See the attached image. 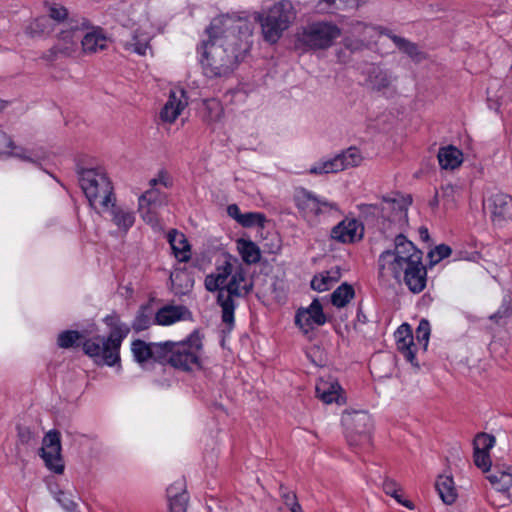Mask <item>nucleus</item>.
Returning a JSON list of instances; mask_svg holds the SVG:
<instances>
[{
    "instance_id": "nucleus-36",
    "label": "nucleus",
    "mask_w": 512,
    "mask_h": 512,
    "mask_svg": "<svg viewBox=\"0 0 512 512\" xmlns=\"http://www.w3.org/2000/svg\"><path fill=\"white\" fill-rule=\"evenodd\" d=\"M149 40L150 37L147 34L136 31L131 40L123 42V46L127 51L145 55L149 46Z\"/></svg>"
},
{
    "instance_id": "nucleus-6",
    "label": "nucleus",
    "mask_w": 512,
    "mask_h": 512,
    "mask_svg": "<svg viewBox=\"0 0 512 512\" xmlns=\"http://www.w3.org/2000/svg\"><path fill=\"white\" fill-rule=\"evenodd\" d=\"M80 186L91 206L99 204L108 208L113 196V186L102 169H81L79 171Z\"/></svg>"
},
{
    "instance_id": "nucleus-35",
    "label": "nucleus",
    "mask_w": 512,
    "mask_h": 512,
    "mask_svg": "<svg viewBox=\"0 0 512 512\" xmlns=\"http://www.w3.org/2000/svg\"><path fill=\"white\" fill-rule=\"evenodd\" d=\"M355 296L352 285L342 283L332 294L331 302L337 308L345 307Z\"/></svg>"
},
{
    "instance_id": "nucleus-53",
    "label": "nucleus",
    "mask_w": 512,
    "mask_h": 512,
    "mask_svg": "<svg viewBox=\"0 0 512 512\" xmlns=\"http://www.w3.org/2000/svg\"><path fill=\"white\" fill-rule=\"evenodd\" d=\"M419 235H420V238L423 241H428L429 240V232H428V229L426 227L422 226V227L419 228Z\"/></svg>"
},
{
    "instance_id": "nucleus-43",
    "label": "nucleus",
    "mask_w": 512,
    "mask_h": 512,
    "mask_svg": "<svg viewBox=\"0 0 512 512\" xmlns=\"http://www.w3.org/2000/svg\"><path fill=\"white\" fill-rule=\"evenodd\" d=\"M451 253L452 250L449 246L445 244H440L436 246L434 250L429 252L428 257L430 258V262L432 264H437L442 259L450 256Z\"/></svg>"
},
{
    "instance_id": "nucleus-31",
    "label": "nucleus",
    "mask_w": 512,
    "mask_h": 512,
    "mask_svg": "<svg viewBox=\"0 0 512 512\" xmlns=\"http://www.w3.org/2000/svg\"><path fill=\"white\" fill-rule=\"evenodd\" d=\"M388 36L399 50L407 54L414 62L419 63L426 58L425 53L419 49L417 44L397 35L388 34Z\"/></svg>"
},
{
    "instance_id": "nucleus-52",
    "label": "nucleus",
    "mask_w": 512,
    "mask_h": 512,
    "mask_svg": "<svg viewBox=\"0 0 512 512\" xmlns=\"http://www.w3.org/2000/svg\"><path fill=\"white\" fill-rule=\"evenodd\" d=\"M228 215L239 223L243 213H241L239 207L236 204H231L227 207Z\"/></svg>"
},
{
    "instance_id": "nucleus-28",
    "label": "nucleus",
    "mask_w": 512,
    "mask_h": 512,
    "mask_svg": "<svg viewBox=\"0 0 512 512\" xmlns=\"http://www.w3.org/2000/svg\"><path fill=\"white\" fill-rule=\"evenodd\" d=\"M315 390L317 397L326 404L339 401L341 387L334 380L321 379L316 384Z\"/></svg>"
},
{
    "instance_id": "nucleus-23",
    "label": "nucleus",
    "mask_w": 512,
    "mask_h": 512,
    "mask_svg": "<svg viewBox=\"0 0 512 512\" xmlns=\"http://www.w3.org/2000/svg\"><path fill=\"white\" fill-rule=\"evenodd\" d=\"M86 30L87 28H83L80 52L84 54H93L107 48L108 39L101 30Z\"/></svg>"
},
{
    "instance_id": "nucleus-42",
    "label": "nucleus",
    "mask_w": 512,
    "mask_h": 512,
    "mask_svg": "<svg viewBox=\"0 0 512 512\" xmlns=\"http://www.w3.org/2000/svg\"><path fill=\"white\" fill-rule=\"evenodd\" d=\"M295 322L305 334H308L316 326L313 318L309 317V313L302 309L297 312Z\"/></svg>"
},
{
    "instance_id": "nucleus-5",
    "label": "nucleus",
    "mask_w": 512,
    "mask_h": 512,
    "mask_svg": "<svg viewBox=\"0 0 512 512\" xmlns=\"http://www.w3.org/2000/svg\"><path fill=\"white\" fill-rule=\"evenodd\" d=\"M293 18L291 4L282 1L273 5L264 14H255L254 20L249 21L253 24V27L255 22H259L264 40L269 43H276L283 32L288 29Z\"/></svg>"
},
{
    "instance_id": "nucleus-7",
    "label": "nucleus",
    "mask_w": 512,
    "mask_h": 512,
    "mask_svg": "<svg viewBox=\"0 0 512 512\" xmlns=\"http://www.w3.org/2000/svg\"><path fill=\"white\" fill-rule=\"evenodd\" d=\"M124 335L117 329L113 330L106 339L96 336L83 343L85 354L95 359L99 364L113 366L120 361L119 350Z\"/></svg>"
},
{
    "instance_id": "nucleus-29",
    "label": "nucleus",
    "mask_w": 512,
    "mask_h": 512,
    "mask_svg": "<svg viewBox=\"0 0 512 512\" xmlns=\"http://www.w3.org/2000/svg\"><path fill=\"white\" fill-rule=\"evenodd\" d=\"M361 0H320L316 6L319 13H338L357 9Z\"/></svg>"
},
{
    "instance_id": "nucleus-27",
    "label": "nucleus",
    "mask_w": 512,
    "mask_h": 512,
    "mask_svg": "<svg viewBox=\"0 0 512 512\" xmlns=\"http://www.w3.org/2000/svg\"><path fill=\"white\" fill-rule=\"evenodd\" d=\"M437 157L441 168L446 170H454L463 162L462 151L452 145L440 148Z\"/></svg>"
},
{
    "instance_id": "nucleus-9",
    "label": "nucleus",
    "mask_w": 512,
    "mask_h": 512,
    "mask_svg": "<svg viewBox=\"0 0 512 512\" xmlns=\"http://www.w3.org/2000/svg\"><path fill=\"white\" fill-rule=\"evenodd\" d=\"M342 423L346 429V437L350 446H368L372 421L369 414L363 411L345 413Z\"/></svg>"
},
{
    "instance_id": "nucleus-11",
    "label": "nucleus",
    "mask_w": 512,
    "mask_h": 512,
    "mask_svg": "<svg viewBox=\"0 0 512 512\" xmlns=\"http://www.w3.org/2000/svg\"><path fill=\"white\" fill-rule=\"evenodd\" d=\"M340 36V30L336 25L317 22L308 25L299 35V41L313 49H324L332 45Z\"/></svg>"
},
{
    "instance_id": "nucleus-61",
    "label": "nucleus",
    "mask_w": 512,
    "mask_h": 512,
    "mask_svg": "<svg viewBox=\"0 0 512 512\" xmlns=\"http://www.w3.org/2000/svg\"><path fill=\"white\" fill-rule=\"evenodd\" d=\"M362 45H363V43H361L360 45H357L356 47H352L350 44H346V47L351 48V49H357Z\"/></svg>"
},
{
    "instance_id": "nucleus-40",
    "label": "nucleus",
    "mask_w": 512,
    "mask_h": 512,
    "mask_svg": "<svg viewBox=\"0 0 512 512\" xmlns=\"http://www.w3.org/2000/svg\"><path fill=\"white\" fill-rule=\"evenodd\" d=\"M306 313H309V317L313 318L316 326L325 324L326 317L323 313L322 305L318 299H314L308 308L303 309Z\"/></svg>"
},
{
    "instance_id": "nucleus-38",
    "label": "nucleus",
    "mask_w": 512,
    "mask_h": 512,
    "mask_svg": "<svg viewBox=\"0 0 512 512\" xmlns=\"http://www.w3.org/2000/svg\"><path fill=\"white\" fill-rule=\"evenodd\" d=\"M383 490L387 495H390L391 497L395 498L397 502L402 504L403 506L412 509V503L408 500H402L401 494L399 493L401 491L400 486L392 479H385L383 482Z\"/></svg>"
},
{
    "instance_id": "nucleus-15",
    "label": "nucleus",
    "mask_w": 512,
    "mask_h": 512,
    "mask_svg": "<svg viewBox=\"0 0 512 512\" xmlns=\"http://www.w3.org/2000/svg\"><path fill=\"white\" fill-rule=\"evenodd\" d=\"M410 203V198H385L380 207L376 205L369 207L373 209V213H380L384 220L402 226L407 222V208Z\"/></svg>"
},
{
    "instance_id": "nucleus-1",
    "label": "nucleus",
    "mask_w": 512,
    "mask_h": 512,
    "mask_svg": "<svg viewBox=\"0 0 512 512\" xmlns=\"http://www.w3.org/2000/svg\"><path fill=\"white\" fill-rule=\"evenodd\" d=\"M253 30V24L246 17L214 18L206 29L207 39L197 48L204 74L214 78L233 72L251 47Z\"/></svg>"
},
{
    "instance_id": "nucleus-10",
    "label": "nucleus",
    "mask_w": 512,
    "mask_h": 512,
    "mask_svg": "<svg viewBox=\"0 0 512 512\" xmlns=\"http://www.w3.org/2000/svg\"><path fill=\"white\" fill-rule=\"evenodd\" d=\"M363 161L360 150L354 146L335 155L333 158L320 160L309 170L311 174L337 173L359 166Z\"/></svg>"
},
{
    "instance_id": "nucleus-17",
    "label": "nucleus",
    "mask_w": 512,
    "mask_h": 512,
    "mask_svg": "<svg viewBox=\"0 0 512 512\" xmlns=\"http://www.w3.org/2000/svg\"><path fill=\"white\" fill-rule=\"evenodd\" d=\"M188 105L186 92L181 88L171 89L169 97L160 112V119L166 123H173Z\"/></svg>"
},
{
    "instance_id": "nucleus-14",
    "label": "nucleus",
    "mask_w": 512,
    "mask_h": 512,
    "mask_svg": "<svg viewBox=\"0 0 512 512\" xmlns=\"http://www.w3.org/2000/svg\"><path fill=\"white\" fill-rule=\"evenodd\" d=\"M40 456L49 470L57 474L63 473L64 463L61 457V440L58 431L51 430L44 436Z\"/></svg>"
},
{
    "instance_id": "nucleus-26",
    "label": "nucleus",
    "mask_w": 512,
    "mask_h": 512,
    "mask_svg": "<svg viewBox=\"0 0 512 512\" xmlns=\"http://www.w3.org/2000/svg\"><path fill=\"white\" fill-rule=\"evenodd\" d=\"M168 241L175 257L180 262H187L190 259V245L183 233L171 230L168 233Z\"/></svg>"
},
{
    "instance_id": "nucleus-48",
    "label": "nucleus",
    "mask_w": 512,
    "mask_h": 512,
    "mask_svg": "<svg viewBox=\"0 0 512 512\" xmlns=\"http://www.w3.org/2000/svg\"><path fill=\"white\" fill-rule=\"evenodd\" d=\"M280 495L284 504L291 509L298 505L297 496L293 491H289L287 488L280 487Z\"/></svg>"
},
{
    "instance_id": "nucleus-45",
    "label": "nucleus",
    "mask_w": 512,
    "mask_h": 512,
    "mask_svg": "<svg viewBox=\"0 0 512 512\" xmlns=\"http://www.w3.org/2000/svg\"><path fill=\"white\" fill-rule=\"evenodd\" d=\"M146 312H147L146 308H142L138 312V314L132 324V327L135 331H137V332L143 331L149 327V325L151 323V317Z\"/></svg>"
},
{
    "instance_id": "nucleus-44",
    "label": "nucleus",
    "mask_w": 512,
    "mask_h": 512,
    "mask_svg": "<svg viewBox=\"0 0 512 512\" xmlns=\"http://www.w3.org/2000/svg\"><path fill=\"white\" fill-rule=\"evenodd\" d=\"M80 338V334L77 331H64L58 336V345L61 348H70Z\"/></svg>"
},
{
    "instance_id": "nucleus-8",
    "label": "nucleus",
    "mask_w": 512,
    "mask_h": 512,
    "mask_svg": "<svg viewBox=\"0 0 512 512\" xmlns=\"http://www.w3.org/2000/svg\"><path fill=\"white\" fill-rule=\"evenodd\" d=\"M83 28H88V21L83 19L81 23L70 21L59 34L55 45L49 50L51 59L59 57H73L80 53Z\"/></svg>"
},
{
    "instance_id": "nucleus-46",
    "label": "nucleus",
    "mask_w": 512,
    "mask_h": 512,
    "mask_svg": "<svg viewBox=\"0 0 512 512\" xmlns=\"http://www.w3.org/2000/svg\"><path fill=\"white\" fill-rule=\"evenodd\" d=\"M430 336V324L427 320L423 319L420 321L416 330V337L419 343L423 344L424 349L428 346Z\"/></svg>"
},
{
    "instance_id": "nucleus-3",
    "label": "nucleus",
    "mask_w": 512,
    "mask_h": 512,
    "mask_svg": "<svg viewBox=\"0 0 512 512\" xmlns=\"http://www.w3.org/2000/svg\"><path fill=\"white\" fill-rule=\"evenodd\" d=\"M204 285L209 292H218L217 303L222 310V321L229 329L232 328L236 308L234 298L245 297L253 289V283L247 278L244 268L241 264L234 265L231 260L225 259L205 277Z\"/></svg>"
},
{
    "instance_id": "nucleus-24",
    "label": "nucleus",
    "mask_w": 512,
    "mask_h": 512,
    "mask_svg": "<svg viewBox=\"0 0 512 512\" xmlns=\"http://www.w3.org/2000/svg\"><path fill=\"white\" fill-rule=\"evenodd\" d=\"M191 317L190 311L183 305H167L158 310L155 322L159 325H171Z\"/></svg>"
},
{
    "instance_id": "nucleus-13",
    "label": "nucleus",
    "mask_w": 512,
    "mask_h": 512,
    "mask_svg": "<svg viewBox=\"0 0 512 512\" xmlns=\"http://www.w3.org/2000/svg\"><path fill=\"white\" fill-rule=\"evenodd\" d=\"M165 193L156 188H150L138 199V212L147 224L156 227L159 224V211L166 206Z\"/></svg>"
},
{
    "instance_id": "nucleus-25",
    "label": "nucleus",
    "mask_w": 512,
    "mask_h": 512,
    "mask_svg": "<svg viewBox=\"0 0 512 512\" xmlns=\"http://www.w3.org/2000/svg\"><path fill=\"white\" fill-rule=\"evenodd\" d=\"M114 201L115 200H112L107 208L109 209L111 221L120 231L127 233L135 222L134 212L125 207L116 205Z\"/></svg>"
},
{
    "instance_id": "nucleus-34",
    "label": "nucleus",
    "mask_w": 512,
    "mask_h": 512,
    "mask_svg": "<svg viewBox=\"0 0 512 512\" xmlns=\"http://www.w3.org/2000/svg\"><path fill=\"white\" fill-rule=\"evenodd\" d=\"M178 489L171 485L167 489L169 497V510L170 512H187L189 497L185 490L178 492Z\"/></svg>"
},
{
    "instance_id": "nucleus-4",
    "label": "nucleus",
    "mask_w": 512,
    "mask_h": 512,
    "mask_svg": "<svg viewBox=\"0 0 512 512\" xmlns=\"http://www.w3.org/2000/svg\"><path fill=\"white\" fill-rule=\"evenodd\" d=\"M165 352L163 364L169 363L173 367L184 371L200 367L201 339L198 334H191L186 340L164 342Z\"/></svg>"
},
{
    "instance_id": "nucleus-21",
    "label": "nucleus",
    "mask_w": 512,
    "mask_h": 512,
    "mask_svg": "<svg viewBox=\"0 0 512 512\" xmlns=\"http://www.w3.org/2000/svg\"><path fill=\"white\" fill-rule=\"evenodd\" d=\"M395 339L397 349L404 358L414 366H418L416 363V345L413 341V334L410 325L404 323L398 327L395 332Z\"/></svg>"
},
{
    "instance_id": "nucleus-56",
    "label": "nucleus",
    "mask_w": 512,
    "mask_h": 512,
    "mask_svg": "<svg viewBox=\"0 0 512 512\" xmlns=\"http://www.w3.org/2000/svg\"><path fill=\"white\" fill-rule=\"evenodd\" d=\"M158 180H159V183L163 184L166 187L168 186V182L166 181V179L163 175H159Z\"/></svg>"
},
{
    "instance_id": "nucleus-57",
    "label": "nucleus",
    "mask_w": 512,
    "mask_h": 512,
    "mask_svg": "<svg viewBox=\"0 0 512 512\" xmlns=\"http://www.w3.org/2000/svg\"><path fill=\"white\" fill-rule=\"evenodd\" d=\"M290 511H291V512H303V510H302V508H301L300 504L296 505L295 507H292V508L290 509Z\"/></svg>"
},
{
    "instance_id": "nucleus-2",
    "label": "nucleus",
    "mask_w": 512,
    "mask_h": 512,
    "mask_svg": "<svg viewBox=\"0 0 512 512\" xmlns=\"http://www.w3.org/2000/svg\"><path fill=\"white\" fill-rule=\"evenodd\" d=\"M393 250L382 252L378 259L379 277L383 281L402 279L412 293L426 287L427 271L422 263V252L403 234L395 237Z\"/></svg>"
},
{
    "instance_id": "nucleus-39",
    "label": "nucleus",
    "mask_w": 512,
    "mask_h": 512,
    "mask_svg": "<svg viewBox=\"0 0 512 512\" xmlns=\"http://www.w3.org/2000/svg\"><path fill=\"white\" fill-rule=\"evenodd\" d=\"M266 222V216L263 213L259 212H247L243 213L241 219H239V224L243 227H264Z\"/></svg>"
},
{
    "instance_id": "nucleus-16",
    "label": "nucleus",
    "mask_w": 512,
    "mask_h": 512,
    "mask_svg": "<svg viewBox=\"0 0 512 512\" xmlns=\"http://www.w3.org/2000/svg\"><path fill=\"white\" fill-rule=\"evenodd\" d=\"M131 351L134 360L141 366H145L150 361L163 364L165 352L164 342L147 343L137 339L132 342Z\"/></svg>"
},
{
    "instance_id": "nucleus-22",
    "label": "nucleus",
    "mask_w": 512,
    "mask_h": 512,
    "mask_svg": "<svg viewBox=\"0 0 512 512\" xmlns=\"http://www.w3.org/2000/svg\"><path fill=\"white\" fill-rule=\"evenodd\" d=\"M488 208L494 223L512 219V197L503 193L492 195L488 199Z\"/></svg>"
},
{
    "instance_id": "nucleus-30",
    "label": "nucleus",
    "mask_w": 512,
    "mask_h": 512,
    "mask_svg": "<svg viewBox=\"0 0 512 512\" xmlns=\"http://www.w3.org/2000/svg\"><path fill=\"white\" fill-rule=\"evenodd\" d=\"M435 487L445 504L451 505L456 501L458 495L452 477L439 476L436 480Z\"/></svg>"
},
{
    "instance_id": "nucleus-19",
    "label": "nucleus",
    "mask_w": 512,
    "mask_h": 512,
    "mask_svg": "<svg viewBox=\"0 0 512 512\" xmlns=\"http://www.w3.org/2000/svg\"><path fill=\"white\" fill-rule=\"evenodd\" d=\"M494 489L512 503V466H495L487 475Z\"/></svg>"
},
{
    "instance_id": "nucleus-58",
    "label": "nucleus",
    "mask_w": 512,
    "mask_h": 512,
    "mask_svg": "<svg viewBox=\"0 0 512 512\" xmlns=\"http://www.w3.org/2000/svg\"><path fill=\"white\" fill-rule=\"evenodd\" d=\"M158 183H159L158 178L151 179L150 180V185L152 186L151 188H155L154 186L157 185Z\"/></svg>"
},
{
    "instance_id": "nucleus-41",
    "label": "nucleus",
    "mask_w": 512,
    "mask_h": 512,
    "mask_svg": "<svg viewBox=\"0 0 512 512\" xmlns=\"http://www.w3.org/2000/svg\"><path fill=\"white\" fill-rule=\"evenodd\" d=\"M495 437L487 433H479L474 439V450L489 452L495 444Z\"/></svg>"
},
{
    "instance_id": "nucleus-32",
    "label": "nucleus",
    "mask_w": 512,
    "mask_h": 512,
    "mask_svg": "<svg viewBox=\"0 0 512 512\" xmlns=\"http://www.w3.org/2000/svg\"><path fill=\"white\" fill-rule=\"evenodd\" d=\"M341 273L338 268L315 275L311 280L312 289L323 292L329 290L336 282L339 281Z\"/></svg>"
},
{
    "instance_id": "nucleus-37",
    "label": "nucleus",
    "mask_w": 512,
    "mask_h": 512,
    "mask_svg": "<svg viewBox=\"0 0 512 512\" xmlns=\"http://www.w3.org/2000/svg\"><path fill=\"white\" fill-rule=\"evenodd\" d=\"M51 31V21L47 16H41L33 20L26 28V33L31 37L48 34Z\"/></svg>"
},
{
    "instance_id": "nucleus-55",
    "label": "nucleus",
    "mask_w": 512,
    "mask_h": 512,
    "mask_svg": "<svg viewBox=\"0 0 512 512\" xmlns=\"http://www.w3.org/2000/svg\"><path fill=\"white\" fill-rule=\"evenodd\" d=\"M8 104V101L0 99V111H3L8 106Z\"/></svg>"
},
{
    "instance_id": "nucleus-59",
    "label": "nucleus",
    "mask_w": 512,
    "mask_h": 512,
    "mask_svg": "<svg viewBox=\"0 0 512 512\" xmlns=\"http://www.w3.org/2000/svg\"><path fill=\"white\" fill-rule=\"evenodd\" d=\"M14 155H15V156H17V157H19V158H21V159H23V160L30 161V158H29V157L24 156V155H22V154L15 153Z\"/></svg>"
},
{
    "instance_id": "nucleus-49",
    "label": "nucleus",
    "mask_w": 512,
    "mask_h": 512,
    "mask_svg": "<svg viewBox=\"0 0 512 512\" xmlns=\"http://www.w3.org/2000/svg\"><path fill=\"white\" fill-rule=\"evenodd\" d=\"M57 501L62 505L64 509L69 512H73L76 508L75 501L65 492L60 491L57 495Z\"/></svg>"
},
{
    "instance_id": "nucleus-54",
    "label": "nucleus",
    "mask_w": 512,
    "mask_h": 512,
    "mask_svg": "<svg viewBox=\"0 0 512 512\" xmlns=\"http://www.w3.org/2000/svg\"><path fill=\"white\" fill-rule=\"evenodd\" d=\"M20 437L22 438V440H28L30 438V431L27 430V431H24V432H20Z\"/></svg>"
},
{
    "instance_id": "nucleus-20",
    "label": "nucleus",
    "mask_w": 512,
    "mask_h": 512,
    "mask_svg": "<svg viewBox=\"0 0 512 512\" xmlns=\"http://www.w3.org/2000/svg\"><path fill=\"white\" fill-rule=\"evenodd\" d=\"M364 228L355 219H345L331 231V237L342 243H352L363 237Z\"/></svg>"
},
{
    "instance_id": "nucleus-33",
    "label": "nucleus",
    "mask_w": 512,
    "mask_h": 512,
    "mask_svg": "<svg viewBox=\"0 0 512 512\" xmlns=\"http://www.w3.org/2000/svg\"><path fill=\"white\" fill-rule=\"evenodd\" d=\"M237 248L245 263L255 264L260 261V249L254 242L250 240L239 239L237 241Z\"/></svg>"
},
{
    "instance_id": "nucleus-60",
    "label": "nucleus",
    "mask_w": 512,
    "mask_h": 512,
    "mask_svg": "<svg viewBox=\"0 0 512 512\" xmlns=\"http://www.w3.org/2000/svg\"><path fill=\"white\" fill-rule=\"evenodd\" d=\"M502 316L500 315V312L495 313V315L491 316V319L495 318V321H497Z\"/></svg>"
},
{
    "instance_id": "nucleus-12",
    "label": "nucleus",
    "mask_w": 512,
    "mask_h": 512,
    "mask_svg": "<svg viewBox=\"0 0 512 512\" xmlns=\"http://www.w3.org/2000/svg\"><path fill=\"white\" fill-rule=\"evenodd\" d=\"M295 203L302 216L311 224L318 222V218L322 214H327L332 210H336V204L327 200H322L311 192L301 189L295 195Z\"/></svg>"
},
{
    "instance_id": "nucleus-47",
    "label": "nucleus",
    "mask_w": 512,
    "mask_h": 512,
    "mask_svg": "<svg viewBox=\"0 0 512 512\" xmlns=\"http://www.w3.org/2000/svg\"><path fill=\"white\" fill-rule=\"evenodd\" d=\"M474 463L483 472H488L491 467L489 452L474 450Z\"/></svg>"
},
{
    "instance_id": "nucleus-50",
    "label": "nucleus",
    "mask_w": 512,
    "mask_h": 512,
    "mask_svg": "<svg viewBox=\"0 0 512 512\" xmlns=\"http://www.w3.org/2000/svg\"><path fill=\"white\" fill-rule=\"evenodd\" d=\"M50 20L62 21L67 17V10L63 6L54 5L49 9V16H47Z\"/></svg>"
},
{
    "instance_id": "nucleus-51",
    "label": "nucleus",
    "mask_w": 512,
    "mask_h": 512,
    "mask_svg": "<svg viewBox=\"0 0 512 512\" xmlns=\"http://www.w3.org/2000/svg\"><path fill=\"white\" fill-rule=\"evenodd\" d=\"M10 147H12V140L4 131L0 130V154L5 153Z\"/></svg>"
},
{
    "instance_id": "nucleus-18",
    "label": "nucleus",
    "mask_w": 512,
    "mask_h": 512,
    "mask_svg": "<svg viewBox=\"0 0 512 512\" xmlns=\"http://www.w3.org/2000/svg\"><path fill=\"white\" fill-rule=\"evenodd\" d=\"M396 80L397 77L391 70L375 65L368 69L365 81L370 90L385 93L393 87Z\"/></svg>"
}]
</instances>
